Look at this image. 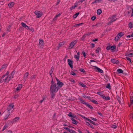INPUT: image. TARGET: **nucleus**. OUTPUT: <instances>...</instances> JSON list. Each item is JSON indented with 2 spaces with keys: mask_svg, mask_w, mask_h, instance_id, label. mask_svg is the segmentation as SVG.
Listing matches in <instances>:
<instances>
[{
  "mask_svg": "<svg viewBox=\"0 0 133 133\" xmlns=\"http://www.w3.org/2000/svg\"><path fill=\"white\" fill-rule=\"evenodd\" d=\"M13 73L14 71H13L9 75V72L7 71L4 75L2 77L0 80V82H8L13 77Z\"/></svg>",
  "mask_w": 133,
  "mask_h": 133,
  "instance_id": "nucleus-1",
  "label": "nucleus"
},
{
  "mask_svg": "<svg viewBox=\"0 0 133 133\" xmlns=\"http://www.w3.org/2000/svg\"><path fill=\"white\" fill-rule=\"evenodd\" d=\"M61 88L62 87L56 84H53L52 85H51L50 90V93L51 94V97L52 98H53L55 97V93Z\"/></svg>",
  "mask_w": 133,
  "mask_h": 133,
  "instance_id": "nucleus-2",
  "label": "nucleus"
},
{
  "mask_svg": "<svg viewBox=\"0 0 133 133\" xmlns=\"http://www.w3.org/2000/svg\"><path fill=\"white\" fill-rule=\"evenodd\" d=\"M77 42L76 40L72 41L70 43L69 46L68 47V48L69 49H71L72 48Z\"/></svg>",
  "mask_w": 133,
  "mask_h": 133,
  "instance_id": "nucleus-3",
  "label": "nucleus"
},
{
  "mask_svg": "<svg viewBox=\"0 0 133 133\" xmlns=\"http://www.w3.org/2000/svg\"><path fill=\"white\" fill-rule=\"evenodd\" d=\"M5 116L4 118V120H5L8 119V118L10 114V112L7 110L5 111Z\"/></svg>",
  "mask_w": 133,
  "mask_h": 133,
  "instance_id": "nucleus-4",
  "label": "nucleus"
},
{
  "mask_svg": "<svg viewBox=\"0 0 133 133\" xmlns=\"http://www.w3.org/2000/svg\"><path fill=\"white\" fill-rule=\"evenodd\" d=\"M34 13L37 16V18H40L42 15V13L40 11L36 10L35 11Z\"/></svg>",
  "mask_w": 133,
  "mask_h": 133,
  "instance_id": "nucleus-5",
  "label": "nucleus"
},
{
  "mask_svg": "<svg viewBox=\"0 0 133 133\" xmlns=\"http://www.w3.org/2000/svg\"><path fill=\"white\" fill-rule=\"evenodd\" d=\"M14 107V105L13 103L10 104L7 108L6 110L10 112L11 110H12Z\"/></svg>",
  "mask_w": 133,
  "mask_h": 133,
  "instance_id": "nucleus-6",
  "label": "nucleus"
},
{
  "mask_svg": "<svg viewBox=\"0 0 133 133\" xmlns=\"http://www.w3.org/2000/svg\"><path fill=\"white\" fill-rule=\"evenodd\" d=\"M56 79L57 81V84H56L62 87L64 85L63 83L62 82L60 81L59 79L57 78H56Z\"/></svg>",
  "mask_w": 133,
  "mask_h": 133,
  "instance_id": "nucleus-7",
  "label": "nucleus"
},
{
  "mask_svg": "<svg viewBox=\"0 0 133 133\" xmlns=\"http://www.w3.org/2000/svg\"><path fill=\"white\" fill-rule=\"evenodd\" d=\"M80 116L82 117L83 118H84L85 119L88 120V121H89L92 124H93L94 125H96V124H95V122H94V121H91V120H90V119H88L87 118V117L84 116H83L82 115H80Z\"/></svg>",
  "mask_w": 133,
  "mask_h": 133,
  "instance_id": "nucleus-8",
  "label": "nucleus"
},
{
  "mask_svg": "<svg viewBox=\"0 0 133 133\" xmlns=\"http://www.w3.org/2000/svg\"><path fill=\"white\" fill-rule=\"evenodd\" d=\"M100 96L101 97L104 99L106 100H109L110 99V98L109 96H105L104 95H100Z\"/></svg>",
  "mask_w": 133,
  "mask_h": 133,
  "instance_id": "nucleus-9",
  "label": "nucleus"
},
{
  "mask_svg": "<svg viewBox=\"0 0 133 133\" xmlns=\"http://www.w3.org/2000/svg\"><path fill=\"white\" fill-rule=\"evenodd\" d=\"M94 33L93 32H88L86 33V34H85L83 36L82 38L84 39V38L87 36H90L91 34H93Z\"/></svg>",
  "mask_w": 133,
  "mask_h": 133,
  "instance_id": "nucleus-10",
  "label": "nucleus"
},
{
  "mask_svg": "<svg viewBox=\"0 0 133 133\" xmlns=\"http://www.w3.org/2000/svg\"><path fill=\"white\" fill-rule=\"evenodd\" d=\"M68 64L70 66L71 68H72V61L70 59H68Z\"/></svg>",
  "mask_w": 133,
  "mask_h": 133,
  "instance_id": "nucleus-11",
  "label": "nucleus"
},
{
  "mask_svg": "<svg viewBox=\"0 0 133 133\" xmlns=\"http://www.w3.org/2000/svg\"><path fill=\"white\" fill-rule=\"evenodd\" d=\"M20 118L19 117H16L14 119H13L12 122L13 123H15L17 122L18 120H19Z\"/></svg>",
  "mask_w": 133,
  "mask_h": 133,
  "instance_id": "nucleus-12",
  "label": "nucleus"
},
{
  "mask_svg": "<svg viewBox=\"0 0 133 133\" xmlns=\"http://www.w3.org/2000/svg\"><path fill=\"white\" fill-rule=\"evenodd\" d=\"M22 85L21 84H19L18 85L17 87L16 88V91H18L20 90L22 88Z\"/></svg>",
  "mask_w": 133,
  "mask_h": 133,
  "instance_id": "nucleus-13",
  "label": "nucleus"
},
{
  "mask_svg": "<svg viewBox=\"0 0 133 133\" xmlns=\"http://www.w3.org/2000/svg\"><path fill=\"white\" fill-rule=\"evenodd\" d=\"M65 43V41H63L61 42L60 43H59V44L58 46L57 47L58 48H59L61 46L63 45Z\"/></svg>",
  "mask_w": 133,
  "mask_h": 133,
  "instance_id": "nucleus-14",
  "label": "nucleus"
},
{
  "mask_svg": "<svg viewBox=\"0 0 133 133\" xmlns=\"http://www.w3.org/2000/svg\"><path fill=\"white\" fill-rule=\"evenodd\" d=\"M112 62L114 64H117L119 63V61L117 60L113 59L111 60Z\"/></svg>",
  "mask_w": 133,
  "mask_h": 133,
  "instance_id": "nucleus-15",
  "label": "nucleus"
},
{
  "mask_svg": "<svg viewBox=\"0 0 133 133\" xmlns=\"http://www.w3.org/2000/svg\"><path fill=\"white\" fill-rule=\"evenodd\" d=\"M14 4L15 3L14 2H12L8 4V6L10 8H11L14 6Z\"/></svg>",
  "mask_w": 133,
  "mask_h": 133,
  "instance_id": "nucleus-16",
  "label": "nucleus"
},
{
  "mask_svg": "<svg viewBox=\"0 0 133 133\" xmlns=\"http://www.w3.org/2000/svg\"><path fill=\"white\" fill-rule=\"evenodd\" d=\"M95 69H96L98 70V72L101 73L103 72V70H102L101 69L96 66H95Z\"/></svg>",
  "mask_w": 133,
  "mask_h": 133,
  "instance_id": "nucleus-17",
  "label": "nucleus"
},
{
  "mask_svg": "<svg viewBox=\"0 0 133 133\" xmlns=\"http://www.w3.org/2000/svg\"><path fill=\"white\" fill-rule=\"evenodd\" d=\"M80 101L81 103L86 105H87L88 104V103H86L83 100L82 98L80 99Z\"/></svg>",
  "mask_w": 133,
  "mask_h": 133,
  "instance_id": "nucleus-18",
  "label": "nucleus"
},
{
  "mask_svg": "<svg viewBox=\"0 0 133 133\" xmlns=\"http://www.w3.org/2000/svg\"><path fill=\"white\" fill-rule=\"evenodd\" d=\"M53 71H54V67L53 66H52L51 67V69H50V71H49L50 74V75H51V76H52L51 74L53 73Z\"/></svg>",
  "mask_w": 133,
  "mask_h": 133,
  "instance_id": "nucleus-19",
  "label": "nucleus"
},
{
  "mask_svg": "<svg viewBox=\"0 0 133 133\" xmlns=\"http://www.w3.org/2000/svg\"><path fill=\"white\" fill-rule=\"evenodd\" d=\"M117 99L119 103H121V102L123 100V98L122 97L121 98L118 96L117 97Z\"/></svg>",
  "mask_w": 133,
  "mask_h": 133,
  "instance_id": "nucleus-20",
  "label": "nucleus"
},
{
  "mask_svg": "<svg viewBox=\"0 0 133 133\" xmlns=\"http://www.w3.org/2000/svg\"><path fill=\"white\" fill-rule=\"evenodd\" d=\"M129 27L130 28H133V23H132L130 22L128 24Z\"/></svg>",
  "mask_w": 133,
  "mask_h": 133,
  "instance_id": "nucleus-21",
  "label": "nucleus"
},
{
  "mask_svg": "<svg viewBox=\"0 0 133 133\" xmlns=\"http://www.w3.org/2000/svg\"><path fill=\"white\" fill-rule=\"evenodd\" d=\"M77 6V4L75 3V5L74 6H72L70 8V10H72V9H74Z\"/></svg>",
  "mask_w": 133,
  "mask_h": 133,
  "instance_id": "nucleus-22",
  "label": "nucleus"
},
{
  "mask_svg": "<svg viewBox=\"0 0 133 133\" xmlns=\"http://www.w3.org/2000/svg\"><path fill=\"white\" fill-rule=\"evenodd\" d=\"M68 116L70 117H74L75 116L74 115H72L71 113L70 112L68 114Z\"/></svg>",
  "mask_w": 133,
  "mask_h": 133,
  "instance_id": "nucleus-23",
  "label": "nucleus"
},
{
  "mask_svg": "<svg viewBox=\"0 0 133 133\" xmlns=\"http://www.w3.org/2000/svg\"><path fill=\"white\" fill-rule=\"evenodd\" d=\"M102 13V11L100 9H98L97 11V14L98 15H99Z\"/></svg>",
  "mask_w": 133,
  "mask_h": 133,
  "instance_id": "nucleus-24",
  "label": "nucleus"
},
{
  "mask_svg": "<svg viewBox=\"0 0 133 133\" xmlns=\"http://www.w3.org/2000/svg\"><path fill=\"white\" fill-rule=\"evenodd\" d=\"M28 75L29 73L28 72H26L25 74L24 77V78L25 80V78H26L28 76Z\"/></svg>",
  "mask_w": 133,
  "mask_h": 133,
  "instance_id": "nucleus-25",
  "label": "nucleus"
},
{
  "mask_svg": "<svg viewBox=\"0 0 133 133\" xmlns=\"http://www.w3.org/2000/svg\"><path fill=\"white\" fill-rule=\"evenodd\" d=\"M71 119L72 121V123L74 124H76L77 121L73 118H71Z\"/></svg>",
  "mask_w": 133,
  "mask_h": 133,
  "instance_id": "nucleus-26",
  "label": "nucleus"
},
{
  "mask_svg": "<svg viewBox=\"0 0 133 133\" xmlns=\"http://www.w3.org/2000/svg\"><path fill=\"white\" fill-rule=\"evenodd\" d=\"M124 33L123 32H120L118 34V35L120 37H121L122 36H123L124 35Z\"/></svg>",
  "mask_w": 133,
  "mask_h": 133,
  "instance_id": "nucleus-27",
  "label": "nucleus"
},
{
  "mask_svg": "<svg viewBox=\"0 0 133 133\" xmlns=\"http://www.w3.org/2000/svg\"><path fill=\"white\" fill-rule=\"evenodd\" d=\"M79 12H77L74 14L73 16V17L74 18H76L78 15L79 14Z\"/></svg>",
  "mask_w": 133,
  "mask_h": 133,
  "instance_id": "nucleus-28",
  "label": "nucleus"
},
{
  "mask_svg": "<svg viewBox=\"0 0 133 133\" xmlns=\"http://www.w3.org/2000/svg\"><path fill=\"white\" fill-rule=\"evenodd\" d=\"M39 43L41 44H43L44 43L42 39H40L39 41Z\"/></svg>",
  "mask_w": 133,
  "mask_h": 133,
  "instance_id": "nucleus-29",
  "label": "nucleus"
},
{
  "mask_svg": "<svg viewBox=\"0 0 133 133\" xmlns=\"http://www.w3.org/2000/svg\"><path fill=\"white\" fill-rule=\"evenodd\" d=\"M117 72L119 73H122L123 72V71L121 69H119L117 70Z\"/></svg>",
  "mask_w": 133,
  "mask_h": 133,
  "instance_id": "nucleus-30",
  "label": "nucleus"
},
{
  "mask_svg": "<svg viewBox=\"0 0 133 133\" xmlns=\"http://www.w3.org/2000/svg\"><path fill=\"white\" fill-rule=\"evenodd\" d=\"M74 57L76 59L77 61H78L79 59V57L78 55H75L74 56Z\"/></svg>",
  "mask_w": 133,
  "mask_h": 133,
  "instance_id": "nucleus-31",
  "label": "nucleus"
},
{
  "mask_svg": "<svg viewBox=\"0 0 133 133\" xmlns=\"http://www.w3.org/2000/svg\"><path fill=\"white\" fill-rule=\"evenodd\" d=\"M71 133H77L76 131H75L74 130L70 129V130L69 131Z\"/></svg>",
  "mask_w": 133,
  "mask_h": 133,
  "instance_id": "nucleus-32",
  "label": "nucleus"
},
{
  "mask_svg": "<svg viewBox=\"0 0 133 133\" xmlns=\"http://www.w3.org/2000/svg\"><path fill=\"white\" fill-rule=\"evenodd\" d=\"M8 126L6 125H5L4 126L3 128V129L2 130V131H4V130L5 129H6L8 128Z\"/></svg>",
  "mask_w": 133,
  "mask_h": 133,
  "instance_id": "nucleus-33",
  "label": "nucleus"
},
{
  "mask_svg": "<svg viewBox=\"0 0 133 133\" xmlns=\"http://www.w3.org/2000/svg\"><path fill=\"white\" fill-rule=\"evenodd\" d=\"M100 48L99 47H98V48L96 49V53H99V51H100Z\"/></svg>",
  "mask_w": 133,
  "mask_h": 133,
  "instance_id": "nucleus-34",
  "label": "nucleus"
},
{
  "mask_svg": "<svg viewBox=\"0 0 133 133\" xmlns=\"http://www.w3.org/2000/svg\"><path fill=\"white\" fill-rule=\"evenodd\" d=\"M120 37L118 35L116 36L115 38V41H117Z\"/></svg>",
  "mask_w": 133,
  "mask_h": 133,
  "instance_id": "nucleus-35",
  "label": "nucleus"
},
{
  "mask_svg": "<svg viewBox=\"0 0 133 133\" xmlns=\"http://www.w3.org/2000/svg\"><path fill=\"white\" fill-rule=\"evenodd\" d=\"M111 86H110V84L109 83L107 84V85L106 86V88H108L109 89H110L111 88Z\"/></svg>",
  "mask_w": 133,
  "mask_h": 133,
  "instance_id": "nucleus-36",
  "label": "nucleus"
},
{
  "mask_svg": "<svg viewBox=\"0 0 133 133\" xmlns=\"http://www.w3.org/2000/svg\"><path fill=\"white\" fill-rule=\"evenodd\" d=\"M83 95V96L84 98H90V97L89 96H86V95Z\"/></svg>",
  "mask_w": 133,
  "mask_h": 133,
  "instance_id": "nucleus-37",
  "label": "nucleus"
},
{
  "mask_svg": "<svg viewBox=\"0 0 133 133\" xmlns=\"http://www.w3.org/2000/svg\"><path fill=\"white\" fill-rule=\"evenodd\" d=\"M116 47L115 46H112L111 47L110 49L112 50L115 49H116Z\"/></svg>",
  "mask_w": 133,
  "mask_h": 133,
  "instance_id": "nucleus-38",
  "label": "nucleus"
},
{
  "mask_svg": "<svg viewBox=\"0 0 133 133\" xmlns=\"http://www.w3.org/2000/svg\"><path fill=\"white\" fill-rule=\"evenodd\" d=\"M91 101L92 102L94 103L95 104H98V103H97V101L94 100L93 99L92 100H91Z\"/></svg>",
  "mask_w": 133,
  "mask_h": 133,
  "instance_id": "nucleus-39",
  "label": "nucleus"
},
{
  "mask_svg": "<svg viewBox=\"0 0 133 133\" xmlns=\"http://www.w3.org/2000/svg\"><path fill=\"white\" fill-rule=\"evenodd\" d=\"M117 18H113L111 19V20H110V21L111 22H113L114 21H115L116 20Z\"/></svg>",
  "mask_w": 133,
  "mask_h": 133,
  "instance_id": "nucleus-40",
  "label": "nucleus"
},
{
  "mask_svg": "<svg viewBox=\"0 0 133 133\" xmlns=\"http://www.w3.org/2000/svg\"><path fill=\"white\" fill-rule=\"evenodd\" d=\"M79 84L81 86L83 87H86V85L82 83H80Z\"/></svg>",
  "mask_w": 133,
  "mask_h": 133,
  "instance_id": "nucleus-41",
  "label": "nucleus"
},
{
  "mask_svg": "<svg viewBox=\"0 0 133 133\" xmlns=\"http://www.w3.org/2000/svg\"><path fill=\"white\" fill-rule=\"evenodd\" d=\"M21 24L22 25L23 27H25V26H26V24L23 22H22L21 23Z\"/></svg>",
  "mask_w": 133,
  "mask_h": 133,
  "instance_id": "nucleus-42",
  "label": "nucleus"
},
{
  "mask_svg": "<svg viewBox=\"0 0 133 133\" xmlns=\"http://www.w3.org/2000/svg\"><path fill=\"white\" fill-rule=\"evenodd\" d=\"M86 105L90 109H92L93 108L88 103Z\"/></svg>",
  "mask_w": 133,
  "mask_h": 133,
  "instance_id": "nucleus-43",
  "label": "nucleus"
},
{
  "mask_svg": "<svg viewBox=\"0 0 133 133\" xmlns=\"http://www.w3.org/2000/svg\"><path fill=\"white\" fill-rule=\"evenodd\" d=\"M96 18V16H93L92 17L91 19L92 21H94L95 19Z\"/></svg>",
  "mask_w": 133,
  "mask_h": 133,
  "instance_id": "nucleus-44",
  "label": "nucleus"
},
{
  "mask_svg": "<svg viewBox=\"0 0 133 133\" xmlns=\"http://www.w3.org/2000/svg\"><path fill=\"white\" fill-rule=\"evenodd\" d=\"M117 126L115 125H112L111 127L112 128L115 129L117 128Z\"/></svg>",
  "mask_w": 133,
  "mask_h": 133,
  "instance_id": "nucleus-45",
  "label": "nucleus"
},
{
  "mask_svg": "<svg viewBox=\"0 0 133 133\" xmlns=\"http://www.w3.org/2000/svg\"><path fill=\"white\" fill-rule=\"evenodd\" d=\"M127 37L130 38L131 37H133V33L132 34L128 35L127 36Z\"/></svg>",
  "mask_w": 133,
  "mask_h": 133,
  "instance_id": "nucleus-46",
  "label": "nucleus"
},
{
  "mask_svg": "<svg viewBox=\"0 0 133 133\" xmlns=\"http://www.w3.org/2000/svg\"><path fill=\"white\" fill-rule=\"evenodd\" d=\"M6 65H3L2 67V68H1V69H0V71L1 70V69H3V68H5L6 67Z\"/></svg>",
  "mask_w": 133,
  "mask_h": 133,
  "instance_id": "nucleus-47",
  "label": "nucleus"
},
{
  "mask_svg": "<svg viewBox=\"0 0 133 133\" xmlns=\"http://www.w3.org/2000/svg\"><path fill=\"white\" fill-rule=\"evenodd\" d=\"M133 56V53H130L128 54V56L129 57H130L131 56Z\"/></svg>",
  "mask_w": 133,
  "mask_h": 133,
  "instance_id": "nucleus-48",
  "label": "nucleus"
},
{
  "mask_svg": "<svg viewBox=\"0 0 133 133\" xmlns=\"http://www.w3.org/2000/svg\"><path fill=\"white\" fill-rule=\"evenodd\" d=\"M126 59L127 60L129 61L130 63H131V60L130 58L128 57H127Z\"/></svg>",
  "mask_w": 133,
  "mask_h": 133,
  "instance_id": "nucleus-49",
  "label": "nucleus"
},
{
  "mask_svg": "<svg viewBox=\"0 0 133 133\" xmlns=\"http://www.w3.org/2000/svg\"><path fill=\"white\" fill-rule=\"evenodd\" d=\"M63 128L64 129L67 130V131H69L70 130V128H69L68 127H64Z\"/></svg>",
  "mask_w": 133,
  "mask_h": 133,
  "instance_id": "nucleus-50",
  "label": "nucleus"
},
{
  "mask_svg": "<svg viewBox=\"0 0 133 133\" xmlns=\"http://www.w3.org/2000/svg\"><path fill=\"white\" fill-rule=\"evenodd\" d=\"M80 71H81L83 72H85V71L84 70L82 69H80Z\"/></svg>",
  "mask_w": 133,
  "mask_h": 133,
  "instance_id": "nucleus-51",
  "label": "nucleus"
},
{
  "mask_svg": "<svg viewBox=\"0 0 133 133\" xmlns=\"http://www.w3.org/2000/svg\"><path fill=\"white\" fill-rule=\"evenodd\" d=\"M130 105H132L133 104V99L130 100Z\"/></svg>",
  "mask_w": 133,
  "mask_h": 133,
  "instance_id": "nucleus-52",
  "label": "nucleus"
},
{
  "mask_svg": "<svg viewBox=\"0 0 133 133\" xmlns=\"http://www.w3.org/2000/svg\"><path fill=\"white\" fill-rule=\"evenodd\" d=\"M83 24V23H82L78 24H76L75 25V26H79L80 25Z\"/></svg>",
  "mask_w": 133,
  "mask_h": 133,
  "instance_id": "nucleus-53",
  "label": "nucleus"
},
{
  "mask_svg": "<svg viewBox=\"0 0 133 133\" xmlns=\"http://www.w3.org/2000/svg\"><path fill=\"white\" fill-rule=\"evenodd\" d=\"M130 119L131 120L133 119V114H131L130 115Z\"/></svg>",
  "mask_w": 133,
  "mask_h": 133,
  "instance_id": "nucleus-54",
  "label": "nucleus"
},
{
  "mask_svg": "<svg viewBox=\"0 0 133 133\" xmlns=\"http://www.w3.org/2000/svg\"><path fill=\"white\" fill-rule=\"evenodd\" d=\"M71 74L73 75H76V74L73 71H72L71 72Z\"/></svg>",
  "mask_w": 133,
  "mask_h": 133,
  "instance_id": "nucleus-55",
  "label": "nucleus"
},
{
  "mask_svg": "<svg viewBox=\"0 0 133 133\" xmlns=\"http://www.w3.org/2000/svg\"><path fill=\"white\" fill-rule=\"evenodd\" d=\"M18 96V95H16L14 96V98H17Z\"/></svg>",
  "mask_w": 133,
  "mask_h": 133,
  "instance_id": "nucleus-56",
  "label": "nucleus"
},
{
  "mask_svg": "<svg viewBox=\"0 0 133 133\" xmlns=\"http://www.w3.org/2000/svg\"><path fill=\"white\" fill-rule=\"evenodd\" d=\"M91 119L92 120H94V121H96L97 120V119L96 118H92V117H91Z\"/></svg>",
  "mask_w": 133,
  "mask_h": 133,
  "instance_id": "nucleus-57",
  "label": "nucleus"
},
{
  "mask_svg": "<svg viewBox=\"0 0 133 133\" xmlns=\"http://www.w3.org/2000/svg\"><path fill=\"white\" fill-rule=\"evenodd\" d=\"M82 54H83V55L85 57V56H86V54H85V52L84 51H83L82 52Z\"/></svg>",
  "mask_w": 133,
  "mask_h": 133,
  "instance_id": "nucleus-58",
  "label": "nucleus"
},
{
  "mask_svg": "<svg viewBox=\"0 0 133 133\" xmlns=\"http://www.w3.org/2000/svg\"><path fill=\"white\" fill-rule=\"evenodd\" d=\"M110 48V47L109 46H107V47L106 49L107 50H109Z\"/></svg>",
  "mask_w": 133,
  "mask_h": 133,
  "instance_id": "nucleus-59",
  "label": "nucleus"
},
{
  "mask_svg": "<svg viewBox=\"0 0 133 133\" xmlns=\"http://www.w3.org/2000/svg\"><path fill=\"white\" fill-rule=\"evenodd\" d=\"M45 99L44 98H43V99L42 100H41L40 101V103H42V102L44 101V99Z\"/></svg>",
  "mask_w": 133,
  "mask_h": 133,
  "instance_id": "nucleus-60",
  "label": "nucleus"
},
{
  "mask_svg": "<svg viewBox=\"0 0 133 133\" xmlns=\"http://www.w3.org/2000/svg\"><path fill=\"white\" fill-rule=\"evenodd\" d=\"M70 80L71 82H74V83L75 82V80L73 79H71Z\"/></svg>",
  "mask_w": 133,
  "mask_h": 133,
  "instance_id": "nucleus-61",
  "label": "nucleus"
},
{
  "mask_svg": "<svg viewBox=\"0 0 133 133\" xmlns=\"http://www.w3.org/2000/svg\"><path fill=\"white\" fill-rule=\"evenodd\" d=\"M29 29L31 31H34L33 28H29Z\"/></svg>",
  "mask_w": 133,
  "mask_h": 133,
  "instance_id": "nucleus-62",
  "label": "nucleus"
},
{
  "mask_svg": "<svg viewBox=\"0 0 133 133\" xmlns=\"http://www.w3.org/2000/svg\"><path fill=\"white\" fill-rule=\"evenodd\" d=\"M98 114L101 116H102V114L100 112H98Z\"/></svg>",
  "mask_w": 133,
  "mask_h": 133,
  "instance_id": "nucleus-63",
  "label": "nucleus"
},
{
  "mask_svg": "<svg viewBox=\"0 0 133 133\" xmlns=\"http://www.w3.org/2000/svg\"><path fill=\"white\" fill-rule=\"evenodd\" d=\"M25 28L26 29H29V27L27 25L25 27Z\"/></svg>",
  "mask_w": 133,
  "mask_h": 133,
  "instance_id": "nucleus-64",
  "label": "nucleus"
}]
</instances>
